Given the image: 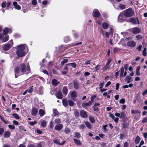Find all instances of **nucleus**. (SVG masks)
<instances>
[{"label":"nucleus","instance_id":"nucleus-1","mask_svg":"<svg viewBox=\"0 0 147 147\" xmlns=\"http://www.w3.org/2000/svg\"><path fill=\"white\" fill-rule=\"evenodd\" d=\"M26 71L28 72H26V74L30 73V69L29 65L28 64L26 66L25 63H21L19 66H17L14 68V72L15 78H17L19 76L22 75L20 74L21 73H25Z\"/></svg>","mask_w":147,"mask_h":147},{"label":"nucleus","instance_id":"nucleus-2","mask_svg":"<svg viewBox=\"0 0 147 147\" xmlns=\"http://www.w3.org/2000/svg\"><path fill=\"white\" fill-rule=\"evenodd\" d=\"M28 52V47L25 45H20L17 47L16 53L18 57H24Z\"/></svg>","mask_w":147,"mask_h":147},{"label":"nucleus","instance_id":"nucleus-3","mask_svg":"<svg viewBox=\"0 0 147 147\" xmlns=\"http://www.w3.org/2000/svg\"><path fill=\"white\" fill-rule=\"evenodd\" d=\"M123 15L125 17H131L135 14L134 10L132 8H129L123 11Z\"/></svg>","mask_w":147,"mask_h":147},{"label":"nucleus","instance_id":"nucleus-4","mask_svg":"<svg viewBox=\"0 0 147 147\" xmlns=\"http://www.w3.org/2000/svg\"><path fill=\"white\" fill-rule=\"evenodd\" d=\"M11 43V44L9 43H7L5 44L3 46V49L5 51H7L10 49L13 44V42L12 40L9 41Z\"/></svg>","mask_w":147,"mask_h":147},{"label":"nucleus","instance_id":"nucleus-5","mask_svg":"<svg viewBox=\"0 0 147 147\" xmlns=\"http://www.w3.org/2000/svg\"><path fill=\"white\" fill-rule=\"evenodd\" d=\"M129 22L133 24H139L140 23L139 21L138 18L135 17L130 18L129 19Z\"/></svg>","mask_w":147,"mask_h":147},{"label":"nucleus","instance_id":"nucleus-6","mask_svg":"<svg viewBox=\"0 0 147 147\" xmlns=\"http://www.w3.org/2000/svg\"><path fill=\"white\" fill-rule=\"evenodd\" d=\"M92 16L94 18H98L101 16V14L97 9H95L93 11Z\"/></svg>","mask_w":147,"mask_h":147},{"label":"nucleus","instance_id":"nucleus-7","mask_svg":"<svg viewBox=\"0 0 147 147\" xmlns=\"http://www.w3.org/2000/svg\"><path fill=\"white\" fill-rule=\"evenodd\" d=\"M100 104L98 102H95L94 103L92 108L93 110L96 112H97L99 109Z\"/></svg>","mask_w":147,"mask_h":147},{"label":"nucleus","instance_id":"nucleus-8","mask_svg":"<svg viewBox=\"0 0 147 147\" xmlns=\"http://www.w3.org/2000/svg\"><path fill=\"white\" fill-rule=\"evenodd\" d=\"M73 83L74 88L75 89L78 90L80 88V84L77 80H73Z\"/></svg>","mask_w":147,"mask_h":147},{"label":"nucleus","instance_id":"nucleus-9","mask_svg":"<svg viewBox=\"0 0 147 147\" xmlns=\"http://www.w3.org/2000/svg\"><path fill=\"white\" fill-rule=\"evenodd\" d=\"M80 115L82 118L84 119L87 118L88 116L87 112L84 110H81L80 111Z\"/></svg>","mask_w":147,"mask_h":147},{"label":"nucleus","instance_id":"nucleus-10","mask_svg":"<svg viewBox=\"0 0 147 147\" xmlns=\"http://www.w3.org/2000/svg\"><path fill=\"white\" fill-rule=\"evenodd\" d=\"M136 45V43L135 42L133 41H130L127 42V45L129 47H134Z\"/></svg>","mask_w":147,"mask_h":147},{"label":"nucleus","instance_id":"nucleus-11","mask_svg":"<svg viewBox=\"0 0 147 147\" xmlns=\"http://www.w3.org/2000/svg\"><path fill=\"white\" fill-rule=\"evenodd\" d=\"M38 111V110L37 108L33 107L32 109L31 113L32 115L35 116L37 114Z\"/></svg>","mask_w":147,"mask_h":147},{"label":"nucleus","instance_id":"nucleus-12","mask_svg":"<svg viewBox=\"0 0 147 147\" xmlns=\"http://www.w3.org/2000/svg\"><path fill=\"white\" fill-rule=\"evenodd\" d=\"M141 30L140 28L138 27H135L133 28L132 32L134 34H138L141 32Z\"/></svg>","mask_w":147,"mask_h":147},{"label":"nucleus","instance_id":"nucleus-13","mask_svg":"<svg viewBox=\"0 0 147 147\" xmlns=\"http://www.w3.org/2000/svg\"><path fill=\"white\" fill-rule=\"evenodd\" d=\"M63 127V125L62 124H59L56 125L55 127V129L58 131L61 130Z\"/></svg>","mask_w":147,"mask_h":147},{"label":"nucleus","instance_id":"nucleus-14","mask_svg":"<svg viewBox=\"0 0 147 147\" xmlns=\"http://www.w3.org/2000/svg\"><path fill=\"white\" fill-rule=\"evenodd\" d=\"M56 96L57 98L59 99H61L63 98V94L61 92L59 91L56 94Z\"/></svg>","mask_w":147,"mask_h":147},{"label":"nucleus","instance_id":"nucleus-15","mask_svg":"<svg viewBox=\"0 0 147 147\" xmlns=\"http://www.w3.org/2000/svg\"><path fill=\"white\" fill-rule=\"evenodd\" d=\"M10 135L11 133L9 131H6L3 134V136L5 138H8L10 137Z\"/></svg>","mask_w":147,"mask_h":147},{"label":"nucleus","instance_id":"nucleus-16","mask_svg":"<svg viewBox=\"0 0 147 147\" xmlns=\"http://www.w3.org/2000/svg\"><path fill=\"white\" fill-rule=\"evenodd\" d=\"M102 27L105 30H106L108 28L109 26V24L106 22H104L102 24Z\"/></svg>","mask_w":147,"mask_h":147},{"label":"nucleus","instance_id":"nucleus-17","mask_svg":"<svg viewBox=\"0 0 147 147\" xmlns=\"http://www.w3.org/2000/svg\"><path fill=\"white\" fill-rule=\"evenodd\" d=\"M123 16L122 14L120 15L118 17V20L119 22H122L124 21V20L123 18Z\"/></svg>","mask_w":147,"mask_h":147},{"label":"nucleus","instance_id":"nucleus-18","mask_svg":"<svg viewBox=\"0 0 147 147\" xmlns=\"http://www.w3.org/2000/svg\"><path fill=\"white\" fill-rule=\"evenodd\" d=\"M125 80L127 81V83L131 82L133 81V80L131 79V78L129 76H126L125 79Z\"/></svg>","mask_w":147,"mask_h":147},{"label":"nucleus","instance_id":"nucleus-19","mask_svg":"<svg viewBox=\"0 0 147 147\" xmlns=\"http://www.w3.org/2000/svg\"><path fill=\"white\" fill-rule=\"evenodd\" d=\"M73 140L74 142L77 145L79 146L82 144V143L79 140L74 138Z\"/></svg>","mask_w":147,"mask_h":147},{"label":"nucleus","instance_id":"nucleus-20","mask_svg":"<svg viewBox=\"0 0 147 147\" xmlns=\"http://www.w3.org/2000/svg\"><path fill=\"white\" fill-rule=\"evenodd\" d=\"M68 91V90L67 86H65L63 87L62 92L64 94L66 95Z\"/></svg>","mask_w":147,"mask_h":147},{"label":"nucleus","instance_id":"nucleus-21","mask_svg":"<svg viewBox=\"0 0 147 147\" xmlns=\"http://www.w3.org/2000/svg\"><path fill=\"white\" fill-rule=\"evenodd\" d=\"M92 103L90 101L86 103H82V106L83 107L85 108L86 106L88 107Z\"/></svg>","mask_w":147,"mask_h":147},{"label":"nucleus","instance_id":"nucleus-22","mask_svg":"<svg viewBox=\"0 0 147 147\" xmlns=\"http://www.w3.org/2000/svg\"><path fill=\"white\" fill-rule=\"evenodd\" d=\"M66 66H69L71 65L72 67L74 68H75L77 67V64L74 62L66 64Z\"/></svg>","mask_w":147,"mask_h":147},{"label":"nucleus","instance_id":"nucleus-23","mask_svg":"<svg viewBox=\"0 0 147 147\" xmlns=\"http://www.w3.org/2000/svg\"><path fill=\"white\" fill-rule=\"evenodd\" d=\"M59 83V82L55 79H53L52 80V85L54 86H57V84Z\"/></svg>","mask_w":147,"mask_h":147},{"label":"nucleus","instance_id":"nucleus-24","mask_svg":"<svg viewBox=\"0 0 147 147\" xmlns=\"http://www.w3.org/2000/svg\"><path fill=\"white\" fill-rule=\"evenodd\" d=\"M38 113L40 116H43L45 114V112L42 109H40L39 110Z\"/></svg>","mask_w":147,"mask_h":147},{"label":"nucleus","instance_id":"nucleus-25","mask_svg":"<svg viewBox=\"0 0 147 147\" xmlns=\"http://www.w3.org/2000/svg\"><path fill=\"white\" fill-rule=\"evenodd\" d=\"M141 140L140 137L138 136L136 138L135 140V142L136 144H138L140 142Z\"/></svg>","mask_w":147,"mask_h":147},{"label":"nucleus","instance_id":"nucleus-26","mask_svg":"<svg viewBox=\"0 0 147 147\" xmlns=\"http://www.w3.org/2000/svg\"><path fill=\"white\" fill-rule=\"evenodd\" d=\"M9 28L7 27L4 28L3 31V34L7 35L9 32Z\"/></svg>","mask_w":147,"mask_h":147},{"label":"nucleus","instance_id":"nucleus-27","mask_svg":"<svg viewBox=\"0 0 147 147\" xmlns=\"http://www.w3.org/2000/svg\"><path fill=\"white\" fill-rule=\"evenodd\" d=\"M62 103L63 106L65 107L68 106L67 101L65 99H64L62 100Z\"/></svg>","mask_w":147,"mask_h":147},{"label":"nucleus","instance_id":"nucleus-28","mask_svg":"<svg viewBox=\"0 0 147 147\" xmlns=\"http://www.w3.org/2000/svg\"><path fill=\"white\" fill-rule=\"evenodd\" d=\"M70 40V38L69 37L66 36L64 38V41L65 43H67Z\"/></svg>","mask_w":147,"mask_h":147},{"label":"nucleus","instance_id":"nucleus-29","mask_svg":"<svg viewBox=\"0 0 147 147\" xmlns=\"http://www.w3.org/2000/svg\"><path fill=\"white\" fill-rule=\"evenodd\" d=\"M9 38V36L8 35H6L3 38L2 42H5L7 41Z\"/></svg>","mask_w":147,"mask_h":147},{"label":"nucleus","instance_id":"nucleus-30","mask_svg":"<svg viewBox=\"0 0 147 147\" xmlns=\"http://www.w3.org/2000/svg\"><path fill=\"white\" fill-rule=\"evenodd\" d=\"M118 7L121 10H123L126 8V5L125 4H119Z\"/></svg>","mask_w":147,"mask_h":147},{"label":"nucleus","instance_id":"nucleus-31","mask_svg":"<svg viewBox=\"0 0 147 147\" xmlns=\"http://www.w3.org/2000/svg\"><path fill=\"white\" fill-rule=\"evenodd\" d=\"M140 66H137L136 69V74L137 76H140Z\"/></svg>","mask_w":147,"mask_h":147},{"label":"nucleus","instance_id":"nucleus-32","mask_svg":"<svg viewBox=\"0 0 147 147\" xmlns=\"http://www.w3.org/2000/svg\"><path fill=\"white\" fill-rule=\"evenodd\" d=\"M53 113L54 117H56L57 116L59 115V112L56 109L53 110Z\"/></svg>","mask_w":147,"mask_h":147},{"label":"nucleus","instance_id":"nucleus-33","mask_svg":"<svg viewBox=\"0 0 147 147\" xmlns=\"http://www.w3.org/2000/svg\"><path fill=\"white\" fill-rule=\"evenodd\" d=\"M71 96L73 98H76L77 97V95L75 91H72L71 94Z\"/></svg>","mask_w":147,"mask_h":147},{"label":"nucleus","instance_id":"nucleus-34","mask_svg":"<svg viewBox=\"0 0 147 147\" xmlns=\"http://www.w3.org/2000/svg\"><path fill=\"white\" fill-rule=\"evenodd\" d=\"M74 137L77 138H79L81 137V134L79 132H76L74 133Z\"/></svg>","mask_w":147,"mask_h":147},{"label":"nucleus","instance_id":"nucleus-35","mask_svg":"<svg viewBox=\"0 0 147 147\" xmlns=\"http://www.w3.org/2000/svg\"><path fill=\"white\" fill-rule=\"evenodd\" d=\"M120 115V118L123 119L125 116L126 114L125 112L122 111L121 112Z\"/></svg>","mask_w":147,"mask_h":147},{"label":"nucleus","instance_id":"nucleus-36","mask_svg":"<svg viewBox=\"0 0 147 147\" xmlns=\"http://www.w3.org/2000/svg\"><path fill=\"white\" fill-rule=\"evenodd\" d=\"M19 129L20 131L22 132L26 131V130L23 126H19Z\"/></svg>","mask_w":147,"mask_h":147},{"label":"nucleus","instance_id":"nucleus-37","mask_svg":"<svg viewBox=\"0 0 147 147\" xmlns=\"http://www.w3.org/2000/svg\"><path fill=\"white\" fill-rule=\"evenodd\" d=\"M96 97L97 95L96 94L92 95L90 98V101L92 103L94 99L96 98Z\"/></svg>","mask_w":147,"mask_h":147},{"label":"nucleus","instance_id":"nucleus-38","mask_svg":"<svg viewBox=\"0 0 147 147\" xmlns=\"http://www.w3.org/2000/svg\"><path fill=\"white\" fill-rule=\"evenodd\" d=\"M33 86H31L29 87L28 89H27L28 92L29 93H31L33 91Z\"/></svg>","mask_w":147,"mask_h":147},{"label":"nucleus","instance_id":"nucleus-39","mask_svg":"<svg viewBox=\"0 0 147 147\" xmlns=\"http://www.w3.org/2000/svg\"><path fill=\"white\" fill-rule=\"evenodd\" d=\"M131 113L132 114H136L137 113H140V111H139L138 110H134L133 109H132L131 110Z\"/></svg>","mask_w":147,"mask_h":147},{"label":"nucleus","instance_id":"nucleus-40","mask_svg":"<svg viewBox=\"0 0 147 147\" xmlns=\"http://www.w3.org/2000/svg\"><path fill=\"white\" fill-rule=\"evenodd\" d=\"M70 132V129L69 127H66L64 130V132L66 134H69Z\"/></svg>","mask_w":147,"mask_h":147},{"label":"nucleus","instance_id":"nucleus-41","mask_svg":"<svg viewBox=\"0 0 147 147\" xmlns=\"http://www.w3.org/2000/svg\"><path fill=\"white\" fill-rule=\"evenodd\" d=\"M103 19L102 18H99L96 21V22L99 25H100L102 24V21Z\"/></svg>","mask_w":147,"mask_h":147},{"label":"nucleus","instance_id":"nucleus-42","mask_svg":"<svg viewBox=\"0 0 147 147\" xmlns=\"http://www.w3.org/2000/svg\"><path fill=\"white\" fill-rule=\"evenodd\" d=\"M68 61V59H64L62 61L61 63V65H63L64 64L67 62Z\"/></svg>","mask_w":147,"mask_h":147},{"label":"nucleus","instance_id":"nucleus-43","mask_svg":"<svg viewBox=\"0 0 147 147\" xmlns=\"http://www.w3.org/2000/svg\"><path fill=\"white\" fill-rule=\"evenodd\" d=\"M89 119L91 123H94L95 122V119L93 117L90 116L89 117Z\"/></svg>","mask_w":147,"mask_h":147},{"label":"nucleus","instance_id":"nucleus-44","mask_svg":"<svg viewBox=\"0 0 147 147\" xmlns=\"http://www.w3.org/2000/svg\"><path fill=\"white\" fill-rule=\"evenodd\" d=\"M68 104L70 106H73L74 103V102L71 100H69L68 101Z\"/></svg>","mask_w":147,"mask_h":147},{"label":"nucleus","instance_id":"nucleus-45","mask_svg":"<svg viewBox=\"0 0 147 147\" xmlns=\"http://www.w3.org/2000/svg\"><path fill=\"white\" fill-rule=\"evenodd\" d=\"M12 115L16 119H20V117L17 113H13L12 114Z\"/></svg>","mask_w":147,"mask_h":147},{"label":"nucleus","instance_id":"nucleus-46","mask_svg":"<svg viewBox=\"0 0 147 147\" xmlns=\"http://www.w3.org/2000/svg\"><path fill=\"white\" fill-rule=\"evenodd\" d=\"M74 115L75 117H79L80 113L77 110L74 111Z\"/></svg>","mask_w":147,"mask_h":147},{"label":"nucleus","instance_id":"nucleus-47","mask_svg":"<svg viewBox=\"0 0 147 147\" xmlns=\"http://www.w3.org/2000/svg\"><path fill=\"white\" fill-rule=\"evenodd\" d=\"M121 49L117 47H115L113 49V52L114 53H116L117 52L120 51Z\"/></svg>","mask_w":147,"mask_h":147},{"label":"nucleus","instance_id":"nucleus-48","mask_svg":"<svg viewBox=\"0 0 147 147\" xmlns=\"http://www.w3.org/2000/svg\"><path fill=\"white\" fill-rule=\"evenodd\" d=\"M85 125L89 129H91L92 127L90 123L88 122H86Z\"/></svg>","mask_w":147,"mask_h":147},{"label":"nucleus","instance_id":"nucleus-49","mask_svg":"<svg viewBox=\"0 0 147 147\" xmlns=\"http://www.w3.org/2000/svg\"><path fill=\"white\" fill-rule=\"evenodd\" d=\"M41 125L42 126L45 127H46L47 124V122L46 121L43 120L41 123Z\"/></svg>","mask_w":147,"mask_h":147},{"label":"nucleus","instance_id":"nucleus-50","mask_svg":"<svg viewBox=\"0 0 147 147\" xmlns=\"http://www.w3.org/2000/svg\"><path fill=\"white\" fill-rule=\"evenodd\" d=\"M61 122V119L59 118H57L55 119V123L56 124L59 123H60Z\"/></svg>","mask_w":147,"mask_h":147},{"label":"nucleus","instance_id":"nucleus-51","mask_svg":"<svg viewBox=\"0 0 147 147\" xmlns=\"http://www.w3.org/2000/svg\"><path fill=\"white\" fill-rule=\"evenodd\" d=\"M4 131V129L2 127L0 128V137L3 134Z\"/></svg>","mask_w":147,"mask_h":147},{"label":"nucleus","instance_id":"nucleus-52","mask_svg":"<svg viewBox=\"0 0 147 147\" xmlns=\"http://www.w3.org/2000/svg\"><path fill=\"white\" fill-rule=\"evenodd\" d=\"M127 124L125 123H122V127L124 129L127 128Z\"/></svg>","mask_w":147,"mask_h":147},{"label":"nucleus","instance_id":"nucleus-53","mask_svg":"<svg viewBox=\"0 0 147 147\" xmlns=\"http://www.w3.org/2000/svg\"><path fill=\"white\" fill-rule=\"evenodd\" d=\"M146 47L144 48L143 51L142 52V54L144 56H146L147 53L146 52Z\"/></svg>","mask_w":147,"mask_h":147},{"label":"nucleus","instance_id":"nucleus-54","mask_svg":"<svg viewBox=\"0 0 147 147\" xmlns=\"http://www.w3.org/2000/svg\"><path fill=\"white\" fill-rule=\"evenodd\" d=\"M8 126L9 128L11 129H14L15 128V126L14 125H9Z\"/></svg>","mask_w":147,"mask_h":147},{"label":"nucleus","instance_id":"nucleus-55","mask_svg":"<svg viewBox=\"0 0 147 147\" xmlns=\"http://www.w3.org/2000/svg\"><path fill=\"white\" fill-rule=\"evenodd\" d=\"M112 59L111 58H108V60L107 62V63H106V65H109L110 63H111V61Z\"/></svg>","mask_w":147,"mask_h":147},{"label":"nucleus","instance_id":"nucleus-56","mask_svg":"<svg viewBox=\"0 0 147 147\" xmlns=\"http://www.w3.org/2000/svg\"><path fill=\"white\" fill-rule=\"evenodd\" d=\"M49 128L50 129H53L54 127V125L52 121L50 122L49 125Z\"/></svg>","mask_w":147,"mask_h":147},{"label":"nucleus","instance_id":"nucleus-57","mask_svg":"<svg viewBox=\"0 0 147 147\" xmlns=\"http://www.w3.org/2000/svg\"><path fill=\"white\" fill-rule=\"evenodd\" d=\"M101 66V65H97L95 67V71H97L99 70L100 69V68Z\"/></svg>","mask_w":147,"mask_h":147},{"label":"nucleus","instance_id":"nucleus-58","mask_svg":"<svg viewBox=\"0 0 147 147\" xmlns=\"http://www.w3.org/2000/svg\"><path fill=\"white\" fill-rule=\"evenodd\" d=\"M7 6V3L6 2H4L2 3L1 6L3 8H5Z\"/></svg>","mask_w":147,"mask_h":147},{"label":"nucleus","instance_id":"nucleus-59","mask_svg":"<svg viewBox=\"0 0 147 147\" xmlns=\"http://www.w3.org/2000/svg\"><path fill=\"white\" fill-rule=\"evenodd\" d=\"M32 4L34 5H35L37 4V1L36 0H32Z\"/></svg>","mask_w":147,"mask_h":147},{"label":"nucleus","instance_id":"nucleus-60","mask_svg":"<svg viewBox=\"0 0 147 147\" xmlns=\"http://www.w3.org/2000/svg\"><path fill=\"white\" fill-rule=\"evenodd\" d=\"M119 102L121 104H124L125 102V100L124 98H121L119 101Z\"/></svg>","mask_w":147,"mask_h":147},{"label":"nucleus","instance_id":"nucleus-61","mask_svg":"<svg viewBox=\"0 0 147 147\" xmlns=\"http://www.w3.org/2000/svg\"><path fill=\"white\" fill-rule=\"evenodd\" d=\"M109 116L112 119H114L115 118V116L114 115H113L111 113H109Z\"/></svg>","mask_w":147,"mask_h":147},{"label":"nucleus","instance_id":"nucleus-62","mask_svg":"<svg viewBox=\"0 0 147 147\" xmlns=\"http://www.w3.org/2000/svg\"><path fill=\"white\" fill-rule=\"evenodd\" d=\"M15 8L16 9H18V10H20L21 9V7L20 6L18 5H17L15 7Z\"/></svg>","mask_w":147,"mask_h":147},{"label":"nucleus","instance_id":"nucleus-63","mask_svg":"<svg viewBox=\"0 0 147 147\" xmlns=\"http://www.w3.org/2000/svg\"><path fill=\"white\" fill-rule=\"evenodd\" d=\"M86 127L85 125L84 124H82L79 126V128L80 129H83Z\"/></svg>","mask_w":147,"mask_h":147},{"label":"nucleus","instance_id":"nucleus-64","mask_svg":"<svg viewBox=\"0 0 147 147\" xmlns=\"http://www.w3.org/2000/svg\"><path fill=\"white\" fill-rule=\"evenodd\" d=\"M147 122V118L145 117L142 120V122L144 123Z\"/></svg>","mask_w":147,"mask_h":147}]
</instances>
